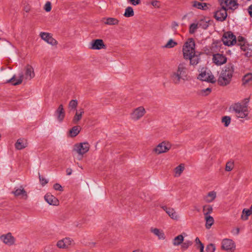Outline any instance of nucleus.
<instances>
[{
	"instance_id": "6ab92c4d",
	"label": "nucleus",
	"mask_w": 252,
	"mask_h": 252,
	"mask_svg": "<svg viewBox=\"0 0 252 252\" xmlns=\"http://www.w3.org/2000/svg\"><path fill=\"white\" fill-rule=\"evenodd\" d=\"M54 115L57 121L61 123L63 121L65 117V111L63 104H60L55 112Z\"/></svg>"
},
{
	"instance_id": "b1692460",
	"label": "nucleus",
	"mask_w": 252,
	"mask_h": 252,
	"mask_svg": "<svg viewBox=\"0 0 252 252\" xmlns=\"http://www.w3.org/2000/svg\"><path fill=\"white\" fill-rule=\"evenodd\" d=\"M150 231L157 236L159 240H164L165 238V234L162 230L157 228L151 227Z\"/></svg>"
},
{
	"instance_id": "c85d7f7f",
	"label": "nucleus",
	"mask_w": 252,
	"mask_h": 252,
	"mask_svg": "<svg viewBox=\"0 0 252 252\" xmlns=\"http://www.w3.org/2000/svg\"><path fill=\"white\" fill-rule=\"evenodd\" d=\"M15 146L17 150H22L27 146V142L24 139H19L15 144Z\"/></svg>"
},
{
	"instance_id": "8fccbe9b",
	"label": "nucleus",
	"mask_w": 252,
	"mask_h": 252,
	"mask_svg": "<svg viewBox=\"0 0 252 252\" xmlns=\"http://www.w3.org/2000/svg\"><path fill=\"white\" fill-rule=\"evenodd\" d=\"M128 2L134 6H136L140 3V0H127Z\"/></svg>"
},
{
	"instance_id": "4d7b16f0",
	"label": "nucleus",
	"mask_w": 252,
	"mask_h": 252,
	"mask_svg": "<svg viewBox=\"0 0 252 252\" xmlns=\"http://www.w3.org/2000/svg\"><path fill=\"white\" fill-rule=\"evenodd\" d=\"M244 40V38L242 36H239L238 37V41H243Z\"/></svg>"
},
{
	"instance_id": "393cba45",
	"label": "nucleus",
	"mask_w": 252,
	"mask_h": 252,
	"mask_svg": "<svg viewBox=\"0 0 252 252\" xmlns=\"http://www.w3.org/2000/svg\"><path fill=\"white\" fill-rule=\"evenodd\" d=\"M216 197L217 192L215 191H211L204 196L203 199L206 203H211L215 200Z\"/></svg>"
},
{
	"instance_id": "c756f323",
	"label": "nucleus",
	"mask_w": 252,
	"mask_h": 252,
	"mask_svg": "<svg viewBox=\"0 0 252 252\" xmlns=\"http://www.w3.org/2000/svg\"><path fill=\"white\" fill-rule=\"evenodd\" d=\"M185 169L184 164H180L177 166L174 169L175 176L179 177Z\"/></svg>"
},
{
	"instance_id": "412c9836",
	"label": "nucleus",
	"mask_w": 252,
	"mask_h": 252,
	"mask_svg": "<svg viewBox=\"0 0 252 252\" xmlns=\"http://www.w3.org/2000/svg\"><path fill=\"white\" fill-rule=\"evenodd\" d=\"M226 9L221 7V8L218 10L215 13V18L220 21H222L225 19L227 17V12Z\"/></svg>"
},
{
	"instance_id": "20e7f679",
	"label": "nucleus",
	"mask_w": 252,
	"mask_h": 252,
	"mask_svg": "<svg viewBox=\"0 0 252 252\" xmlns=\"http://www.w3.org/2000/svg\"><path fill=\"white\" fill-rule=\"evenodd\" d=\"M232 112L235 117L238 119L250 120V110L248 105L244 103H236L231 106Z\"/></svg>"
},
{
	"instance_id": "58836bf2",
	"label": "nucleus",
	"mask_w": 252,
	"mask_h": 252,
	"mask_svg": "<svg viewBox=\"0 0 252 252\" xmlns=\"http://www.w3.org/2000/svg\"><path fill=\"white\" fill-rule=\"evenodd\" d=\"M221 122L224 124V126L227 127L231 122V118L229 116H224L222 118Z\"/></svg>"
},
{
	"instance_id": "72a5a7b5",
	"label": "nucleus",
	"mask_w": 252,
	"mask_h": 252,
	"mask_svg": "<svg viewBox=\"0 0 252 252\" xmlns=\"http://www.w3.org/2000/svg\"><path fill=\"white\" fill-rule=\"evenodd\" d=\"M192 5L193 7L199 9H204L207 6L206 3H201L196 0L193 1L192 2Z\"/></svg>"
},
{
	"instance_id": "a211bd4d",
	"label": "nucleus",
	"mask_w": 252,
	"mask_h": 252,
	"mask_svg": "<svg viewBox=\"0 0 252 252\" xmlns=\"http://www.w3.org/2000/svg\"><path fill=\"white\" fill-rule=\"evenodd\" d=\"M221 248L225 251L233 250L235 249V243L229 239H224L221 242Z\"/></svg>"
},
{
	"instance_id": "de8ad7c7",
	"label": "nucleus",
	"mask_w": 252,
	"mask_h": 252,
	"mask_svg": "<svg viewBox=\"0 0 252 252\" xmlns=\"http://www.w3.org/2000/svg\"><path fill=\"white\" fill-rule=\"evenodd\" d=\"M151 4L155 8H159L160 6V2L157 0H154L151 1Z\"/></svg>"
},
{
	"instance_id": "13d9d810",
	"label": "nucleus",
	"mask_w": 252,
	"mask_h": 252,
	"mask_svg": "<svg viewBox=\"0 0 252 252\" xmlns=\"http://www.w3.org/2000/svg\"><path fill=\"white\" fill-rule=\"evenodd\" d=\"M204 246H201V247H199L198 249L200 250V252H204Z\"/></svg>"
},
{
	"instance_id": "cd10ccee",
	"label": "nucleus",
	"mask_w": 252,
	"mask_h": 252,
	"mask_svg": "<svg viewBox=\"0 0 252 252\" xmlns=\"http://www.w3.org/2000/svg\"><path fill=\"white\" fill-rule=\"evenodd\" d=\"M252 215V205L250 209L244 208L241 215V219L243 220H248L249 217Z\"/></svg>"
},
{
	"instance_id": "9d476101",
	"label": "nucleus",
	"mask_w": 252,
	"mask_h": 252,
	"mask_svg": "<svg viewBox=\"0 0 252 252\" xmlns=\"http://www.w3.org/2000/svg\"><path fill=\"white\" fill-rule=\"evenodd\" d=\"M146 113V110L143 106L134 109L130 114V117L134 121H137L142 118Z\"/></svg>"
},
{
	"instance_id": "e433bc0d",
	"label": "nucleus",
	"mask_w": 252,
	"mask_h": 252,
	"mask_svg": "<svg viewBox=\"0 0 252 252\" xmlns=\"http://www.w3.org/2000/svg\"><path fill=\"white\" fill-rule=\"evenodd\" d=\"M241 48L245 52V55L248 57H252V50L250 49L246 45H242Z\"/></svg>"
},
{
	"instance_id": "39448f33",
	"label": "nucleus",
	"mask_w": 252,
	"mask_h": 252,
	"mask_svg": "<svg viewBox=\"0 0 252 252\" xmlns=\"http://www.w3.org/2000/svg\"><path fill=\"white\" fill-rule=\"evenodd\" d=\"M90 145L88 142H80L76 143L73 147V153L77 154L78 159H82L83 156L86 154L90 150Z\"/></svg>"
},
{
	"instance_id": "ddd939ff",
	"label": "nucleus",
	"mask_w": 252,
	"mask_h": 252,
	"mask_svg": "<svg viewBox=\"0 0 252 252\" xmlns=\"http://www.w3.org/2000/svg\"><path fill=\"white\" fill-rule=\"evenodd\" d=\"M220 2L221 6L226 9H235L238 6L235 0H220Z\"/></svg>"
},
{
	"instance_id": "a18cd8bd",
	"label": "nucleus",
	"mask_w": 252,
	"mask_h": 252,
	"mask_svg": "<svg viewBox=\"0 0 252 252\" xmlns=\"http://www.w3.org/2000/svg\"><path fill=\"white\" fill-rule=\"evenodd\" d=\"M51 9L52 5L51 2L49 1H47L44 6V9L46 12H50L51 10Z\"/></svg>"
},
{
	"instance_id": "5701e85b",
	"label": "nucleus",
	"mask_w": 252,
	"mask_h": 252,
	"mask_svg": "<svg viewBox=\"0 0 252 252\" xmlns=\"http://www.w3.org/2000/svg\"><path fill=\"white\" fill-rule=\"evenodd\" d=\"M200 54L197 52H195L190 55L187 58H184L186 60H189L190 64L191 65H196L200 61Z\"/></svg>"
},
{
	"instance_id": "4be33fe9",
	"label": "nucleus",
	"mask_w": 252,
	"mask_h": 252,
	"mask_svg": "<svg viewBox=\"0 0 252 252\" xmlns=\"http://www.w3.org/2000/svg\"><path fill=\"white\" fill-rule=\"evenodd\" d=\"M44 199L50 205L57 206L59 204L58 199L50 193H47L44 196Z\"/></svg>"
},
{
	"instance_id": "a19ab883",
	"label": "nucleus",
	"mask_w": 252,
	"mask_h": 252,
	"mask_svg": "<svg viewBox=\"0 0 252 252\" xmlns=\"http://www.w3.org/2000/svg\"><path fill=\"white\" fill-rule=\"evenodd\" d=\"M78 105V101L76 99H73L70 101L68 104V107L70 109H75Z\"/></svg>"
},
{
	"instance_id": "c9c22d12",
	"label": "nucleus",
	"mask_w": 252,
	"mask_h": 252,
	"mask_svg": "<svg viewBox=\"0 0 252 252\" xmlns=\"http://www.w3.org/2000/svg\"><path fill=\"white\" fill-rule=\"evenodd\" d=\"M134 13L133 8L131 6H128L126 9L124 15L126 17H130L134 15Z\"/></svg>"
},
{
	"instance_id": "49530a36",
	"label": "nucleus",
	"mask_w": 252,
	"mask_h": 252,
	"mask_svg": "<svg viewBox=\"0 0 252 252\" xmlns=\"http://www.w3.org/2000/svg\"><path fill=\"white\" fill-rule=\"evenodd\" d=\"M234 167V164L232 162H228L225 166V170L227 171H230L232 170Z\"/></svg>"
},
{
	"instance_id": "9b49d317",
	"label": "nucleus",
	"mask_w": 252,
	"mask_h": 252,
	"mask_svg": "<svg viewBox=\"0 0 252 252\" xmlns=\"http://www.w3.org/2000/svg\"><path fill=\"white\" fill-rule=\"evenodd\" d=\"M161 207L172 220L176 221L180 220V215L173 208L167 206H162Z\"/></svg>"
},
{
	"instance_id": "f8f14e48",
	"label": "nucleus",
	"mask_w": 252,
	"mask_h": 252,
	"mask_svg": "<svg viewBox=\"0 0 252 252\" xmlns=\"http://www.w3.org/2000/svg\"><path fill=\"white\" fill-rule=\"evenodd\" d=\"M39 36L43 40L52 46L57 44V40L52 37V35L50 33L41 32Z\"/></svg>"
},
{
	"instance_id": "423d86ee",
	"label": "nucleus",
	"mask_w": 252,
	"mask_h": 252,
	"mask_svg": "<svg viewBox=\"0 0 252 252\" xmlns=\"http://www.w3.org/2000/svg\"><path fill=\"white\" fill-rule=\"evenodd\" d=\"M195 44L192 38H189L185 43L183 47V53L184 58L190 57V55L195 53Z\"/></svg>"
},
{
	"instance_id": "0eeeda50",
	"label": "nucleus",
	"mask_w": 252,
	"mask_h": 252,
	"mask_svg": "<svg viewBox=\"0 0 252 252\" xmlns=\"http://www.w3.org/2000/svg\"><path fill=\"white\" fill-rule=\"evenodd\" d=\"M171 144L167 141H163L158 144L153 149V152L157 155L167 153L171 148Z\"/></svg>"
},
{
	"instance_id": "5fc2aeb1",
	"label": "nucleus",
	"mask_w": 252,
	"mask_h": 252,
	"mask_svg": "<svg viewBox=\"0 0 252 252\" xmlns=\"http://www.w3.org/2000/svg\"><path fill=\"white\" fill-rule=\"evenodd\" d=\"M66 172L67 175H70L72 173V169L70 168H67Z\"/></svg>"
},
{
	"instance_id": "6e6d98bb",
	"label": "nucleus",
	"mask_w": 252,
	"mask_h": 252,
	"mask_svg": "<svg viewBox=\"0 0 252 252\" xmlns=\"http://www.w3.org/2000/svg\"><path fill=\"white\" fill-rule=\"evenodd\" d=\"M233 231H234V233H235L236 234H238L239 233L240 230H239V228H236Z\"/></svg>"
},
{
	"instance_id": "f257e3e1",
	"label": "nucleus",
	"mask_w": 252,
	"mask_h": 252,
	"mask_svg": "<svg viewBox=\"0 0 252 252\" xmlns=\"http://www.w3.org/2000/svg\"><path fill=\"white\" fill-rule=\"evenodd\" d=\"M24 71V74L21 72L18 74V77L14 75L7 81V82L11 83L13 85H17L21 84L24 79L30 80L34 77V69L31 65H27L25 67Z\"/></svg>"
},
{
	"instance_id": "79ce46f5",
	"label": "nucleus",
	"mask_w": 252,
	"mask_h": 252,
	"mask_svg": "<svg viewBox=\"0 0 252 252\" xmlns=\"http://www.w3.org/2000/svg\"><path fill=\"white\" fill-rule=\"evenodd\" d=\"M198 28V25L196 23H192L189 26V33H194Z\"/></svg>"
},
{
	"instance_id": "3c124183",
	"label": "nucleus",
	"mask_w": 252,
	"mask_h": 252,
	"mask_svg": "<svg viewBox=\"0 0 252 252\" xmlns=\"http://www.w3.org/2000/svg\"><path fill=\"white\" fill-rule=\"evenodd\" d=\"M39 181H40V182L41 183V184L42 185V186H44L45 185H46L47 183H48V180L43 178V177H41L40 176H39Z\"/></svg>"
},
{
	"instance_id": "864d4df0",
	"label": "nucleus",
	"mask_w": 252,
	"mask_h": 252,
	"mask_svg": "<svg viewBox=\"0 0 252 252\" xmlns=\"http://www.w3.org/2000/svg\"><path fill=\"white\" fill-rule=\"evenodd\" d=\"M248 12L250 16L252 17V4L248 8Z\"/></svg>"
},
{
	"instance_id": "052dcab7",
	"label": "nucleus",
	"mask_w": 252,
	"mask_h": 252,
	"mask_svg": "<svg viewBox=\"0 0 252 252\" xmlns=\"http://www.w3.org/2000/svg\"><path fill=\"white\" fill-rule=\"evenodd\" d=\"M132 252H141L139 250H136L133 251Z\"/></svg>"
},
{
	"instance_id": "ea45409f",
	"label": "nucleus",
	"mask_w": 252,
	"mask_h": 252,
	"mask_svg": "<svg viewBox=\"0 0 252 252\" xmlns=\"http://www.w3.org/2000/svg\"><path fill=\"white\" fill-rule=\"evenodd\" d=\"M252 79V74L248 73L246 74L243 78V83L245 85L249 82Z\"/></svg>"
},
{
	"instance_id": "2f4dec72",
	"label": "nucleus",
	"mask_w": 252,
	"mask_h": 252,
	"mask_svg": "<svg viewBox=\"0 0 252 252\" xmlns=\"http://www.w3.org/2000/svg\"><path fill=\"white\" fill-rule=\"evenodd\" d=\"M184 241V237L182 235H179L175 237L173 240V244L175 246L181 245Z\"/></svg>"
},
{
	"instance_id": "f704fd0d",
	"label": "nucleus",
	"mask_w": 252,
	"mask_h": 252,
	"mask_svg": "<svg viewBox=\"0 0 252 252\" xmlns=\"http://www.w3.org/2000/svg\"><path fill=\"white\" fill-rule=\"evenodd\" d=\"M203 211L205 217L210 216V214L213 212V208L210 205H205L203 207Z\"/></svg>"
},
{
	"instance_id": "f03ea898",
	"label": "nucleus",
	"mask_w": 252,
	"mask_h": 252,
	"mask_svg": "<svg viewBox=\"0 0 252 252\" xmlns=\"http://www.w3.org/2000/svg\"><path fill=\"white\" fill-rule=\"evenodd\" d=\"M234 67L232 64H227L221 69L218 79V84L222 86L228 85L233 77Z\"/></svg>"
},
{
	"instance_id": "603ef678",
	"label": "nucleus",
	"mask_w": 252,
	"mask_h": 252,
	"mask_svg": "<svg viewBox=\"0 0 252 252\" xmlns=\"http://www.w3.org/2000/svg\"><path fill=\"white\" fill-rule=\"evenodd\" d=\"M195 243L197 248H199V247H201V246H204L198 237L195 238Z\"/></svg>"
},
{
	"instance_id": "f3484780",
	"label": "nucleus",
	"mask_w": 252,
	"mask_h": 252,
	"mask_svg": "<svg viewBox=\"0 0 252 252\" xmlns=\"http://www.w3.org/2000/svg\"><path fill=\"white\" fill-rule=\"evenodd\" d=\"M73 243V240L69 237H65L58 241L57 246L60 249H67Z\"/></svg>"
},
{
	"instance_id": "dca6fc26",
	"label": "nucleus",
	"mask_w": 252,
	"mask_h": 252,
	"mask_svg": "<svg viewBox=\"0 0 252 252\" xmlns=\"http://www.w3.org/2000/svg\"><path fill=\"white\" fill-rule=\"evenodd\" d=\"M0 240L8 246H12L15 244V239L10 232L3 234L0 237Z\"/></svg>"
},
{
	"instance_id": "a878e982",
	"label": "nucleus",
	"mask_w": 252,
	"mask_h": 252,
	"mask_svg": "<svg viewBox=\"0 0 252 252\" xmlns=\"http://www.w3.org/2000/svg\"><path fill=\"white\" fill-rule=\"evenodd\" d=\"M84 113V110L83 108H79L76 110L75 114L73 118L72 121L74 124H77L80 121L82 117V115Z\"/></svg>"
},
{
	"instance_id": "09e8293b",
	"label": "nucleus",
	"mask_w": 252,
	"mask_h": 252,
	"mask_svg": "<svg viewBox=\"0 0 252 252\" xmlns=\"http://www.w3.org/2000/svg\"><path fill=\"white\" fill-rule=\"evenodd\" d=\"M53 188L56 190L62 191L63 190V187L62 186L58 183L54 185Z\"/></svg>"
},
{
	"instance_id": "4c0bfd02",
	"label": "nucleus",
	"mask_w": 252,
	"mask_h": 252,
	"mask_svg": "<svg viewBox=\"0 0 252 252\" xmlns=\"http://www.w3.org/2000/svg\"><path fill=\"white\" fill-rule=\"evenodd\" d=\"M177 45V43L176 41H174L172 39H170L164 46V47L166 48H171L175 47Z\"/></svg>"
},
{
	"instance_id": "bf43d9fd",
	"label": "nucleus",
	"mask_w": 252,
	"mask_h": 252,
	"mask_svg": "<svg viewBox=\"0 0 252 252\" xmlns=\"http://www.w3.org/2000/svg\"><path fill=\"white\" fill-rule=\"evenodd\" d=\"M204 91L210 93L211 92V89L210 88H207Z\"/></svg>"
},
{
	"instance_id": "7ed1b4c3",
	"label": "nucleus",
	"mask_w": 252,
	"mask_h": 252,
	"mask_svg": "<svg viewBox=\"0 0 252 252\" xmlns=\"http://www.w3.org/2000/svg\"><path fill=\"white\" fill-rule=\"evenodd\" d=\"M188 68L186 63H180L176 71L173 72L170 75V78L174 84L178 85L181 80H186L188 76Z\"/></svg>"
},
{
	"instance_id": "6e6552de",
	"label": "nucleus",
	"mask_w": 252,
	"mask_h": 252,
	"mask_svg": "<svg viewBox=\"0 0 252 252\" xmlns=\"http://www.w3.org/2000/svg\"><path fill=\"white\" fill-rule=\"evenodd\" d=\"M197 78L200 80L211 83L216 82V79L212 73L209 70L207 71L206 69L204 68L201 69Z\"/></svg>"
},
{
	"instance_id": "7c9ffc66",
	"label": "nucleus",
	"mask_w": 252,
	"mask_h": 252,
	"mask_svg": "<svg viewBox=\"0 0 252 252\" xmlns=\"http://www.w3.org/2000/svg\"><path fill=\"white\" fill-rule=\"evenodd\" d=\"M81 127L79 126H74L69 130V134L71 137H75L80 132Z\"/></svg>"
},
{
	"instance_id": "aec40b11",
	"label": "nucleus",
	"mask_w": 252,
	"mask_h": 252,
	"mask_svg": "<svg viewBox=\"0 0 252 252\" xmlns=\"http://www.w3.org/2000/svg\"><path fill=\"white\" fill-rule=\"evenodd\" d=\"M213 61L216 64L220 65L226 62L227 58L223 55L218 53L213 55Z\"/></svg>"
},
{
	"instance_id": "4468645a",
	"label": "nucleus",
	"mask_w": 252,
	"mask_h": 252,
	"mask_svg": "<svg viewBox=\"0 0 252 252\" xmlns=\"http://www.w3.org/2000/svg\"><path fill=\"white\" fill-rule=\"evenodd\" d=\"M12 193L15 197H18L20 199L26 200L28 197L27 191L22 186H20L19 188H14Z\"/></svg>"
},
{
	"instance_id": "c03bdc74",
	"label": "nucleus",
	"mask_w": 252,
	"mask_h": 252,
	"mask_svg": "<svg viewBox=\"0 0 252 252\" xmlns=\"http://www.w3.org/2000/svg\"><path fill=\"white\" fill-rule=\"evenodd\" d=\"M207 252H214L216 250V247L213 244H210L206 247Z\"/></svg>"
},
{
	"instance_id": "bb28decb",
	"label": "nucleus",
	"mask_w": 252,
	"mask_h": 252,
	"mask_svg": "<svg viewBox=\"0 0 252 252\" xmlns=\"http://www.w3.org/2000/svg\"><path fill=\"white\" fill-rule=\"evenodd\" d=\"M103 22L104 24L110 26L117 25L119 21L115 18L105 17L103 19Z\"/></svg>"
},
{
	"instance_id": "2eb2a0df",
	"label": "nucleus",
	"mask_w": 252,
	"mask_h": 252,
	"mask_svg": "<svg viewBox=\"0 0 252 252\" xmlns=\"http://www.w3.org/2000/svg\"><path fill=\"white\" fill-rule=\"evenodd\" d=\"M92 50H100L105 49L106 46L103 41L100 39L93 40L90 43V47Z\"/></svg>"
},
{
	"instance_id": "473e14b6",
	"label": "nucleus",
	"mask_w": 252,
	"mask_h": 252,
	"mask_svg": "<svg viewBox=\"0 0 252 252\" xmlns=\"http://www.w3.org/2000/svg\"><path fill=\"white\" fill-rule=\"evenodd\" d=\"M206 220L205 226L207 229H210L214 222V219L212 217L206 216L205 217Z\"/></svg>"
},
{
	"instance_id": "37998d69",
	"label": "nucleus",
	"mask_w": 252,
	"mask_h": 252,
	"mask_svg": "<svg viewBox=\"0 0 252 252\" xmlns=\"http://www.w3.org/2000/svg\"><path fill=\"white\" fill-rule=\"evenodd\" d=\"M182 244V248L185 250H187L189 246H190L192 244V243L191 241L188 240Z\"/></svg>"
},
{
	"instance_id": "1a4fd4ad",
	"label": "nucleus",
	"mask_w": 252,
	"mask_h": 252,
	"mask_svg": "<svg viewBox=\"0 0 252 252\" xmlns=\"http://www.w3.org/2000/svg\"><path fill=\"white\" fill-rule=\"evenodd\" d=\"M222 41L224 45L228 46H233L237 42L235 35L231 32H227L223 34Z\"/></svg>"
}]
</instances>
